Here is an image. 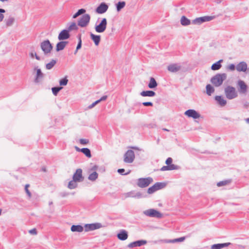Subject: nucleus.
Returning a JSON list of instances; mask_svg holds the SVG:
<instances>
[{
	"label": "nucleus",
	"instance_id": "obj_1",
	"mask_svg": "<svg viewBox=\"0 0 249 249\" xmlns=\"http://www.w3.org/2000/svg\"><path fill=\"white\" fill-rule=\"evenodd\" d=\"M227 78L225 73H217L211 79V82L215 87H218L222 85L223 82Z\"/></svg>",
	"mask_w": 249,
	"mask_h": 249
},
{
	"label": "nucleus",
	"instance_id": "obj_2",
	"mask_svg": "<svg viewBox=\"0 0 249 249\" xmlns=\"http://www.w3.org/2000/svg\"><path fill=\"white\" fill-rule=\"evenodd\" d=\"M226 97L229 100H232L238 97V94L235 88L231 86H227L224 89Z\"/></svg>",
	"mask_w": 249,
	"mask_h": 249
},
{
	"label": "nucleus",
	"instance_id": "obj_3",
	"mask_svg": "<svg viewBox=\"0 0 249 249\" xmlns=\"http://www.w3.org/2000/svg\"><path fill=\"white\" fill-rule=\"evenodd\" d=\"M40 47L44 55H48L52 51L53 46L50 41L47 39L41 42Z\"/></svg>",
	"mask_w": 249,
	"mask_h": 249
},
{
	"label": "nucleus",
	"instance_id": "obj_4",
	"mask_svg": "<svg viewBox=\"0 0 249 249\" xmlns=\"http://www.w3.org/2000/svg\"><path fill=\"white\" fill-rule=\"evenodd\" d=\"M153 181L151 177L141 178L137 179V185L140 188H145Z\"/></svg>",
	"mask_w": 249,
	"mask_h": 249
},
{
	"label": "nucleus",
	"instance_id": "obj_5",
	"mask_svg": "<svg viewBox=\"0 0 249 249\" xmlns=\"http://www.w3.org/2000/svg\"><path fill=\"white\" fill-rule=\"evenodd\" d=\"M90 16L89 14L83 15L77 22V25L81 27H86L89 22Z\"/></svg>",
	"mask_w": 249,
	"mask_h": 249
},
{
	"label": "nucleus",
	"instance_id": "obj_6",
	"mask_svg": "<svg viewBox=\"0 0 249 249\" xmlns=\"http://www.w3.org/2000/svg\"><path fill=\"white\" fill-rule=\"evenodd\" d=\"M238 90L240 94L246 95L248 91V86L245 82L241 80H239L237 83Z\"/></svg>",
	"mask_w": 249,
	"mask_h": 249
},
{
	"label": "nucleus",
	"instance_id": "obj_7",
	"mask_svg": "<svg viewBox=\"0 0 249 249\" xmlns=\"http://www.w3.org/2000/svg\"><path fill=\"white\" fill-rule=\"evenodd\" d=\"M107 26V20L106 18H103L98 25H95V31L99 33H103L106 29Z\"/></svg>",
	"mask_w": 249,
	"mask_h": 249
},
{
	"label": "nucleus",
	"instance_id": "obj_8",
	"mask_svg": "<svg viewBox=\"0 0 249 249\" xmlns=\"http://www.w3.org/2000/svg\"><path fill=\"white\" fill-rule=\"evenodd\" d=\"M135 159V154L133 150H128L124 155V162L131 163L133 162Z\"/></svg>",
	"mask_w": 249,
	"mask_h": 249
},
{
	"label": "nucleus",
	"instance_id": "obj_9",
	"mask_svg": "<svg viewBox=\"0 0 249 249\" xmlns=\"http://www.w3.org/2000/svg\"><path fill=\"white\" fill-rule=\"evenodd\" d=\"M143 213L145 215L151 217L161 218L162 215L160 212L153 209H150L144 211L143 212Z\"/></svg>",
	"mask_w": 249,
	"mask_h": 249
},
{
	"label": "nucleus",
	"instance_id": "obj_10",
	"mask_svg": "<svg viewBox=\"0 0 249 249\" xmlns=\"http://www.w3.org/2000/svg\"><path fill=\"white\" fill-rule=\"evenodd\" d=\"M213 19V17L212 16H204L199 18H197L192 21L194 24H201V23L212 20Z\"/></svg>",
	"mask_w": 249,
	"mask_h": 249
},
{
	"label": "nucleus",
	"instance_id": "obj_11",
	"mask_svg": "<svg viewBox=\"0 0 249 249\" xmlns=\"http://www.w3.org/2000/svg\"><path fill=\"white\" fill-rule=\"evenodd\" d=\"M84 227L85 231H89L102 228V225L100 223L86 224L85 225Z\"/></svg>",
	"mask_w": 249,
	"mask_h": 249
},
{
	"label": "nucleus",
	"instance_id": "obj_12",
	"mask_svg": "<svg viewBox=\"0 0 249 249\" xmlns=\"http://www.w3.org/2000/svg\"><path fill=\"white\" fill-rule=\"evenodd\" d=\"M184 114L187 117L193 118L194 119H198L200 117V114L196 110L193 109L187 110L184 112Z\"/></svg>",
	"mask_w": 249,
	"mask_h": 249
},
{
	"label": "nucleus",
	"instance_id": "obj_13",
	"mask_svg": "<svg viewBox=\"0 0 249 249\" xmlns=\"http://www.w3.org/2000/svg\"><path fill=\"white\" fill-rule=\"evenodd\" d=\"M108 8V6L105 2H102L95 9V12L99 14L106 13Z\"/></svg>",
	"mask_w": 249,
	"mask_h": 249
},
{
	"label": "nucleus",
	"instance_id": "obj_14",
	"mask_svg": "<svg viewBox=\"0 0 249 249\" xmlns=\"http://www.w3.org/2000/svg\"><path fill=\"white\" fill-rule=\"evenodd\" d=\"M70 34L67 29L61 31L58 35V39L59 40H64L69 38Z\"/></svg>",
	"mask_w": 249,
	"mask_h": 249
},
{
	"label": "nucleus",
	"instance_id": "obj_15",
	"mask_svg": "<svg viewBox=\"0 0 249 249\" xmlns=\"http://www.w3.org/2000/svg\"><path fill=\"white\" fill-rule=\"evenodd\" d=\"M147 243V241L144 240H141L136 241L129 243L127 247L130 248H132L136 247H141L142 245H145Z\"/></svg>",
	"mask_w": 249,
	"mask_h": 249
},
{
	"label": "nucleus",
	"instance_id": "obj_16",
	"mask_svg": "<svg viewBox=\"0 0 249 249\" xmlns=\"http://www.w3.org/2000/svg\"><path fill=\"white\" fill-rule=\"evenodd\" d=\"M247 69V64L244 61L240 62L236 66V69L238 72H246Z\"/></svg>",
	"mask_w": 249,
	"mask_h": 249
},
{
	"label": "nucleus",
	"instance_id": "obj_17",
	"mask_svg": "<svg viewBox=\"0 0 249 249\" xmlns=\"http://www.w3.org/2000/svg\"><path fill=\"white\" fill-rule=\"evenodd\" d=\"M72 178L74 181H82L83 178L82 177V170L80 168L77 169L74 174Z\"/></svg>",
	"mask_w": 249,
	"mask_h": 249
},
{
	"label": "nucleus",
	"instance_id": "obj_18",
	"mask_svg": "<svg viewBox=\"0 0 249 249\" xmlns=\"http://www.w3.org/2000/svg\"><path fill=\"white\" fill-rule=\"evenodd\" d=\"M36 70V73L34 80V82L36 83H38L40 82L41 79L44 77V74L42 72L40 69H37V67L35 68V70Z\"/></svg>",
	"mask_w": 249,
	"mask_h": 249
},
{
	"label": "nucleus",
	"instance_id": "obj_19",
	"mask_svg": "<svg viewBox=\"0 0 249 249\" xmlns=\"http://www.w3.org/2000/svg\"><path fill=\"white\" fill-rule=\"evenodd\" d=\"M180 69V65L176 63L170 64L167 67V70L172 72H176L179 71Z\"/></svg>",
	"mask_w": 249,
	"mask_h": 249
},
{
	"label": "nucleus",
	"instance_id": "obj_20",
	"mask_svg": "<svg viewBox=\"0 0 249 249\" xmlns=\"http://www.w3.org/2000/svg\"><path fill=\"white\" fill-rule=\"evenodd\" d=\"M117 238L122 241H124L128 238V233L124 230H122L119 233L117 234Z\"/></svg>",
	"mask_w": 249,
	"mask_h": 249
},
{
	"label": "nucleus",
	"instance_id": "obj_21",
	"mask_svg": "<svg viewBox=\"0 0 249 249\" xmlns=\"http://www.w3.org/2000/svg\"><path fill=\"white\" fill-rule=\"evenodd\" d=\"M90 39L94 42L96 46H98L101 41V36L100 35H94L92 33H90Z\"/></svg>",
	"mask_w": 249,
	"mask_h": 249
},
{
	"label": "nucleus",
	"instance_id": "obj_22",
	"mask_svg": "<svg viewBox=\"0 0 249 249\" xmlns=\"http://www.w3.org/2000/svg\"><path fill=\"white\" fill-rule=\"evenodd\" d=\"M231 244V243L230 242L215 244L212 246L211 249H221L223 248L227 247Z\"/></svg>",
	"mask_w": 249,
	"mask_h": 249
},
{
	"label": "nucleus",
	"instance_id": "obj_23",
	"mask_svg": "<svg viewBox=\"0 0 249 249\" xmlns=\"http://www.w3.org/2000/svg\"><path fill=\"white\" fill-rule=\"evenodd\" d=\"M68 43V42L65 41H62L58 42L56 45V51L57 52H59L63 50Z\"/></svg>",
	"mask_w": 249,
	"mask_h": 249
},
{
	"label": "nucleus",
	"instance_id": "obj_24",
	"mask_svg": "<svg viewBox=\"0 0 249 249\" xmlns=\"http://www.w3.org/2000/svg\"><path fill=\"white\" fill-rule=\"evenodd\" d=\"M215 100L218 102L221 106H224L227 104V101L222 96H215Z\"/></svg>",
	"mask_w": 249,
	"mask_h": 249
},
{
	"label": "nucleus",
	"instance_id": "obj_25",
	"mask_svg": "<svg viewBox=\"0 0 249 249\" xmlns=\"http://www.w3.org/2000/svg\"><path fill=\"white\" fill-rule=\"evenodd\" d=\"M71 230L72 232H81L83 231L84 228L82 226L80 225H73L71 226Z\"/></svg>",
	"mask_w": 249,
	"mask_h": 249
},
{
	"label": "nucleus",
	"instance_id": "obj_26",
	"mask_svg": "<svg viewBox=\"0 0 249 249\" xmlns=\"http://www.w3.org/2000/svg\"><path fill=\"white\" fill-rule=\"evenodd\" d=\"M140 95L143 97H154L156 93L152 90L142 91L140 93Z\"/></svg>",
	"mask_w": 249,
	"mask_h": 249
},
{
	"label": "nucleus",
	"instance_id": "obj_27",
	"mask_svg": "<svg viewBox=\"0 0 249 249\" xmlns=\"http://www.w3.org/2000/svg\"><path fill=\"white\" fill-rule=\"evenodd\" d=\"M222 62H223V60L220 59L219 61L213 63L211 66V69L213 71L218 70L222 67L221 63Z\"/></svg>",
	"mask_w": 249,
	"mask_h": 249
},
{
	"label": "nucleus",
	"instance_id": "obj_28",
	"mask_svg": "<svg viewBox=\"0 0 249 249\" xmlns=\"http://www.w3.org/2000/svg\"><path fill=\"white\" fill-rule=\"evenodd\" d=\"M180 23L182 26H185L190 25L191 24V21L185 16H183L180 19Z\"/></svg>",
	"mask_w": 249,
	"mask_h": 249
},
{
	"label": "nucleus",
	"instance_id": "obj_29",
	"mask_svg": "<svg viewBox=\"0 0 249 249\" xmlns=\"http://www.w3.org/2000/svg\"><path fill=\"white\" fill-rule=\"evenodd\" d=\"M126 5L124 1H120L116 3V8L117 12H120L123 8H124Z\"/></svg>",
	"mask_w": 249,
	"mask_h": 249
},
{
	"label": "nucleus",
	"instance_id": "obj_30",
	"mask_svg": "<svg viewBox=\"0 0 249 249\" xmlns=\"http://www.w3.org/2000/svg\"><path fill=\"white\" fill-rule=\"evenodd\" d=\"M157 86H158V84H157L156 80L155 79V78L153 77H150V82H149V84H148V87L150 89H154V88H155L156 87H157Z\"/></svg>",
	"mask_w": 249,
	"mask_h": 249
},
{
	"label": "nucleus",
	"instance_id": "obj_31",
	"mask_svg": "<svg viewBox=\"0 0 249 249\" xmlns=\"http://www.w3.org/2000/svg\"><path fill=\"white\" fill-rule=\"evenodd\" d=\"M69 26L67 28V30L70 32L71 31H76L78 29V27L75 22H71L69 23Z\"/></svg>",
	"mask_w": 249,
	"mask_h": 249
},
{
	"label": "nucleus",
	"instance_id": "obj_32",
	"mask_svg": "<svg viewBox=\"0 0 249 249\" xmlns=\"http://www.w3.org/2000/svg\"><path fill=\"white\" fill-rule=\"evenodd\" d=\"M81 152H82L87 157L89 158L91 157L90 150L88 148H81Z\"/></svg>",
	"mask_w": 249,
	"mask_h": 249
},
{
	"label": "nucleus",
	"instance_id": "obj_33",
	"mask_svg": "<svg viewBox=\"0 0 249 249\" xmlns=\"http://www.w3.org/2000/svg\"><path fill=\"white\" fill-rule=\"evenodd\" d=\"M206 93L208 95H211L212 93L214 92V89L211 85L208 84L206 87Z\"/></svg>",
	"mask_w": 249,
	"mask_h": 249
},
{
	"label": "nucleus",
	"instance_id": "obj_34",
	"mask_svg": "<svg viewBox=\"0 0 249 249\" xmlns=\"http://www.w3.org/2000/svg\"><path fill=\"white\" fill-rule=\"evenodd\" d=\"M231 182V179H229L222 181H220L217 183V186L218 187H221L223 186H225L228 184H229Z\"/></svg>",
	"mask_w": 249,
	"mask_h": 249
},
{
	"label": "nucleus",
	"instance_id": "obj_35",
	"mask_svg": "<svg viewBox=\"0 0 249 249\" xmlns=\"http://www.w3.org/2000/svg\"><path fill=\"white\" fill-rule=\"evenodd\" d=\"M98 177V173L94 171L91 173L90 174H89L88 177V179L91 181H95L97 178Z\"/></svg>",
	"mask_w": 249,
	"mask_h": 249
},
{
	"label": "nucleus",
	"instance_id": "obj_36",
	"mask_svg": "<svg viewBox=\"0 0 249 249\" xmlns=\"http://www.w3.org/2000/svg\"><path fill=\"white\" fill-rule=\"evenodd\" d=\"M56 63V61L54 59H52L49 63L46 64V68L47 70L52 69L55 64Z\"/></svg>",
	"mask_w": 249,
	"mask_h": 249
},
{
	"label": "nucleus",
	"instance_id": "obj_37",
	"mask_svg": "<svg viewBox=\"0 0 249 249\" xmlns=\"http://www.w3.org/2000/svg\"><path fill=\"white\" fill-rule=\"evenodd\" d=\"M185 239V237H181L180 238H176L173 240H168L166 241V243H175V242H181L183 241Z\"/></svg>",
	"mask_w": 249,
	"mask_h": 249
},
{
	"label": "nucleus",
	"instance_id": "obj_38",
	"mask_svg": "<svg viewBox=\"0 0 249 249\" xmlns=\"http://www.w3.org/2000/svg\"><path fill=\"white\" fill-rule=\"evenodd\" d=\"M76 182L77 181H74L73 179L70 181L68 184V187L70 189H75L77 186Z\"/></svg>",
	"mask_w": 249,
	"mask_h": 249
},
{
	"label": "nucleus",
	"instance_id": "obj_39",
	"mask_svg": "<svg viewBox=\"0 0 249 249\" xmlns=\"http://www.w3.org/2000/svg\"><path fill=\"white\" fill-rule=\"evenodd\" d=\"M157 190L161 189L165 187L166 184L164 182H156L154 184Z\"/></svg>",
	"mask_w": 249,
	"mask_h": 249
},
{
	"label": "nucleus",
	"instance_id": "obj_40",
	"mask_svg": "<svg viewBox=\"0 0 249 249\" xmlns=\"http://www.w3.org/2000/svg\"><path fill=\"white\" fill-rule=\"evenodd\" d=\"M15 21V18L12 17H10L8 19L5 20L6 25L7 26H11Z\"/></svg>",
	"mask_w": 249,
	"mask_h": 249
},
{
	"label": "nucleus",
	"instance_id": "obj_41",
	"mask_svg": "<svg viewBox=\"0 0 249 249\" xmlns=\"http://www.w3.org/2000/svg\"><path fill=\"white\" fill-rule=\"evenodd\" d=\"M62 87H54L52 88V91L53 94L55 96H56L58 93V92L62 89Z\"/></svg>",
	"mask_w": 249,
	"mask_h": 249
},
{
	"label": "nucleus",
	"instance_id": "obj_42",
	"mask_svg": "<svg viewBox=\"0 0 249 249\" xmlns=\"http://www.w3.org/2000/svg\"><path fill=\"white\" fill-rule=\"evenodd\" d=\"M68 82V79L67 77H65L59 80V85L61 86H64L67 85Z\"/></svg>",
	"mask_w": 249,
	"mask_h": 249
},
{
	"label": "nucleus",
	"instance_id": "obj_43",
	"mask_svg": "<svg viewBox=\"0 0 249 249\" xmlns=\"http://www.w3.org/2000/svg\"><path fill=\"white\" fill-rule=\"evenodd\" d=\"M169 170H179L180 169V167L178 165H175L174 164H171L168 165Z\"/></svg>",
	"mask_w": 249,
	"mask_h": 249
},
{
	"label": "nucleus",
	"instance_id": "obj_44",
	"mask_svg": "<svg viewBox=\"0 0 249 249\" xmlns=\"http://www.w3.org/2000/svg\"><path fill=\"white\" fill-rule=\"evenodd\" d=\"M158 191L156 188V186L154 184L151 187H149L147 190V193L149 194H152L155 192L156 191Z\"/></svg>",
	"mask_w": 249,
	"mask_h": 249
},
{
	"label": "nucleus",
	"instance_id": "obj_45",
	"mask_svg": "<svg viewBox=\"0 0 249 249\" xmlns=\"http://www.w3.org/2000/svg\"><path fill=\"white\" fill-rule=\"evenodd\" d=\"M134 196H135V191H132L129 192L125 193L124 194V196L125 198H127V197L134 198Z\"/></svg>",
	"mask_w": 249,
	"mask_h": 249
},
{
	"label": "nucleus",
	"instance_id": "obj_46",
	"mask_svg": "<svg viewBox=\"0 0 249 249\" xmlns=\"http://www.w3.org/2000/svg\"><path fill=\"white\" fill-rule=\"evenodd\" d=\"M81 47H82V40H81V35H79L78 42V44L76 47L77 50H78L80 49H81Z\"/></svg>",
	"mask_w": 249,
	"mask_h": 249
},
{
	"label": "nucleus",
	"instance_id": "obj_47",
	"mask_svg": "<svg viewBox=\"0 0 249 249\" xmlns=\"http://www.w3.org/2000/svg\"><path fill=\"white\" fill-rule=\"evenodd\" d=\"M29 184H26L25 186V191L27 194V195H28L29 198H31V196H32V195H31V192H30V191L28 190V188L29 187Z\"/></svg>",
	"mask_w": 249,
	"mask_h": 249
},
{
	"label": "nucleus",
	"instance_id": "obj_48",
	"mask_svg": "<svg viewBox=\"0 0 249 249\" xmlns=\"http://www.w3.org/2000/svg\"><path fill=\"white\" fill-rule=\"evenodd\" d=\"M79 142L81 144L85 145L89 142V140L87 139H80L79 140Z\"/></svg>",
	"mask_w": 249,
	"mask_h": 249
},
{
	"label": "nucleus",
	"instance_id": "obj_49",
	"mask_svg": "<svg viewBox=\"0 0 249 249\" xmlns=\"http://www.w3.org/2000/svg\"><path fill=\"white\" fill-rule=\"evenodd\" d=\"M5 10L3 9L0 8V22L2 21L4 18V15L2 13H4Z\"/></svg>",
	"mask_w": 249,
	"mask_h": 249
},
{
	"label": "nucleus",
	"instance_id": "obj_50",
	"mask_svg": "<svg viewBox=\"0 0 249 249\" xmlns=\"http://www.w3.org/2000/svg\"><path fill=\"white\" fill-rule=\"evenodd\" d=\"M124 171H125V170L123 168L119 169L117 171V172L120 174L122 175H128L130 173V171H129L127 173H124Z\"/></svg>",
	"mask_w": 249,
	"mask_h": 249
},
{
	"label": "nucleus",
	"instance_id": "obj_51",
	"mask_svg": "<svg viewBox=\"0 0 249 249\" xmlns=\"http://www.w3.org/2000/svg\"><path fill=\"white\" fill-rule=\"evenodd\" d=\"M142 197H143L142 194L141 192H138L137 193L135 192L134 198H142Z\"/></svg>",
	"mask_w": 249,
	"mask_h": 249
},
{
	"label": "nucleus",
	"instance_id": "obj_52",
	"mask_svg": "<svg viewBox=\"0 0 249 249\" xmlns=\"http://www.w3.org/2000/svg\"><path fill=\"white\" fill-rule=\"evenodd\" d=\"M30 55L32 57H34V56H35L36 59L37 60H40L41 59L40 57L38 55H37L36 53H30Z\"/></svg>",
	"mask_w": 249,
	"mask_h": 249
},
{
	"label": "nucleus",
	"instance_id": "obj_53",
	"mask_svg": "<svg viewBox=\"0 0 249 249\" xmlns=\"http://www.w3.org/2000/svg\"><path fill=\"white\" fill-rule=\"evenodd\" d=\"M142 104L144 106H146V107H148V106L152 107L153 106V104L151 102H143L142 103Z\"/></svg>",
	"mask_w": 249,
	"mask_h": 249
},
{
	"label": "nucleus",
	"instance_id": "obj_54",
	"mask_svg": "<svg viewBox=\"0 0 249 249\" xmlns=\"http://www.w3.org/2000/svg\"><path fill=\"white\" fill-rule=\"evenodd\" d=\"M69 195V193L66 192H60L59 194V196H60L62 197H65L68 196Z\"/></svg>",
	"mask_w": 249,
	"mask_h": 249
},
{
	"label": "nucleus",
	"instance_id": "obj_55",
	"mask_svg": "<svg viewBox=\"0 0 249 249\" xmlns=\"http://www.w3.org/2000/svg\"><path fill=\"white\" fill-rule=\"evenodd\" d=\"M98 103H99V101L97 100V101H95L94 102H93L91 105H90L89 106L88 108L89 109H91V108H93L94 107H95Z\"/></svg>",
	"mask_w": 249,
	"mask_h": 249
},
{
	"label": "nucleus",
	"instance_id": "obj_56",
	"mask_svg": "<svg viewBox=\"0 0 249 249\" xmlns=\"http://www.w3.org/2000/svg\"><path fill=\"white\" fill-rule=\"evenodd\" d=\"M173 161V160L171 158H168L166 161L165 163L167 164V165H169V164H172V162Z\"/></svg>",
	"mask_w": 249,
	"mask_h": 249
},
{
	"label": "nucleus",
	"instance_id": "obj_57",
	"mask_svg": "<svg viewBox=\"0 0 249 249\" xmlns=\"http://www.w3.org/2000/svg\"><path fill=\"white\" fill-rule=\"evenodd\" d=\"M236 68V66L233 64H231L228 66V69L231 71H234Z\"/></svg>",
	"mask_w": 249,
	"mask_h": 249
},
{
	"label": "nucleus",
	"instance_id": "obj_58",
	"mask_svg": "<svg viewBox=\"0 0 249 249\" xmlns=\"http://www.w3.org/2000/svg\"><path fill=\"white\" fill-rule=\"evenodd\" d=\"M29 232L31 234L36 235L37 234L36 230V229H33L29 231Z\"/></svg>",
	"mask_w": 249,
	"mask_h": 249
},
{
	"label": "nucleus",
	"instance_id": "obj_59",
	"mask_svg": "<svg viewBox=\"0 0 249 249\" xmlns=\"http://www.w3.org/2000/svg\"><path fill=\"white\" fill-rule=\"evenodd\" d=\"M77 12L78 13V14L81 15H82L86 12V10L85 9H83V8H81L80 9H79L78 11H77Z\"/></svg>",
	"mask_w": 249,
	"mask_h": 249
},
{
	"label": "nucleus",
	"instance_id": "obj_60",
	"mask_svg": "<svg viewBox=\"0 0 249 249\" xmlns=\"http://www.w3.org/2000/svg\"><path fill=\"white\" fill-rule=\"evenodd\" d=\"M160 171H169V170L168 165H166V166H162V167L160 168Z\"/></svg>",
	"mask_w": 249,
	"mask_h": 249
},
{
	"label": "nucleus",
	"instance_id": "obj_61",
	"mask_svg": "<svg viewBox=\"0 0 249 249\" xmlns=\"http://www.w3.org/2000/svg\"><path fill=\"white\" fill-rule=\"evenodd\" d=\"M107 95L103 96L100 99L98 100L97 101H99V103L102 101H105L107 99Z\"/></svg>",
	"mask_w": 249,
	"mask_h": 249
},
{
	"label": "nucleus",
	"instance_id": "obj_62",
	"mask_svg": "<svg viewBox=\"0 0 249 249\" xmlns=\"http://www.w3.org/2000/svg\"><path fill=\"white\" fill-rule=\"evenodd\" d=\"M79 16H80V15L78 14V13L77 12L76 13H75L73 15V17H72V18H76L77 17H78Z\"/></svg>",
	"mask_w": 249,
	"mask_h": 249
},
{
	"label": "nucleus",
	"instance_id": "obj_63",
	"mask_svg": "<svg viewBox=\"0 0 249 249\" xmlns=\"http://www.w3.org/2000/svg\"><path fill=\"white\" fill-rule=\"evenodd\" d=\"M74 148L77 151L81 152V148H79V147H78L76 146H75Z\"/></svg>",
	"mask_w": 249,
	"mask_h": 249
},
{
	"label": "nucleus",
	"instance_id": "obj_64",
	"mask_svg": "<svg viewBox=\"0 0 249 249\" xmlns=\"http://www.w3.org/2000/svg\"><path fill=\"white\" fill-rule=\"evenodd\" d=\"M246 122H247L248 124H249V118H247V119H246Z\"/></svg>",
	"mask_w": 249,
	"mask_h": 249
}]
</instances>
